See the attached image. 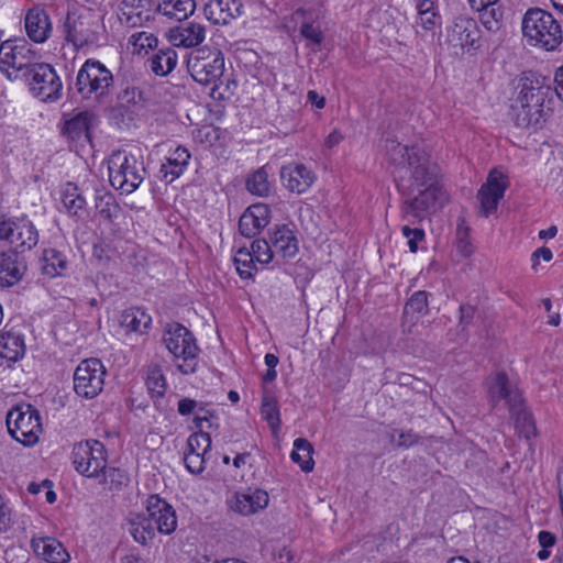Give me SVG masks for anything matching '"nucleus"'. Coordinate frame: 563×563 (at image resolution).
I'll return each instance as SVG.
<instances>
[{
  "instance_id": "obj_52",
  "label": "nucleus",
  "mask_w": 563,
  "mask_h": 563,
  "mask_svg": "<svg viewBox=\"0 0 563 563\" xmlns=\"http://www.w3.org/2000/svg\"><path fill=\"white\" fill-rule=\"evenodd\" d=\"M482 12L481 20L484 26L492 31L498 27V22L501 16V12L495 8L489 7L487 9L479 10Z\"/></svg>"
},
{
  "instance_id": "obj_16",
  "label": "nucleus",
  "mask_w": 563,
  "mask_h": 563,
  "mask_svg": "<svg viewBox=\"0 0 563 563\" xmlns=\"http://www.w3.org/2000/svg\"><path fill=\"white\" fill-rule=\"evenodd\" d=\"M26 268L21 252L13 249L0 252V287L8 288L19 284Z\"/></svg>"
},
{
  "instance_id": "obj_39",
  "label": "nucleus",
  "mask_w": 563,
  "mask_h": 563,
  "mask_svg": "<svg viewBox=\"0 0 563 563\" xmlns=\"http://www.w3.org/2000/svg\"><path fill=\"white\" fill-rule=\"evenodd\" d=\"M62 202L70 216L79 217V212L84 210L86 200L81 196L77 185L67 183L60 191Z\"/></svg>"
},
{
  "instance_id": "obj_61",
  "label": "nucleus",
  "mask_w": 563,
  "mask_h": 563,
  "mask_svg": "<svg viewBox=\"0 0 563 563\" xmlns=\"http://www.w3.org/2000/svg\"><path fill=\"white\" fill-rule=\"evenodd\" d=\"M552 256H553L552 251L549 247L542 246V247L536 250L531 255L532 268L533 269L537 268V266L539 265L540 257L543 261L549 262L552 260Z\"/></svg>"
},
{
  "instance_id": "obj_17",
  "label": "nucleus",
  "mask_w": 563,
  "mask_h": 563,
  "mask_svg": "<svg viewBox=\"0 0 563 563\" xmlns=\"http://www.w3.org/2000/svg\"><path fill=\"white\" fill-rule=\"evenodd\" d=\"M503 179L504 175L501 173L493 170L478 191L477 196L485 217H488L497 209L499 200L504 197L507 184Z\"/></svg>"
},
{
  "instance_id": "obj_32",
  "label": "nucleus",
  "mask_w": 563,
  "mask_h": 563,
  "mask_svg": "<svg viewBox=\"0 0 563 563\" xmlns=\"http://www.w3.org/2000/svg\"><path fill=\"white\" fill-rule=\"evenodd\" d=\"M195 0H162L157 1V13L176 21L186 20L195 12Z\"/></svg>"
},
{
  "instance_id": "obj_60",
  "label": "nucleus",
  "mask_w": 563,
  "mask_h": 563,
  "mask_svg": "<svg viewBox=\"0 0 563 563\" xmlns=\"http://www.w3.org/2000/svg\"><path fill=\"white\" fill-rule=\"evenodd\" d=\"M457 249L463 256H470L473 253L472 244L467 240V231L457 232Z\"/></svg>"
},
{
  "instance_id": "obj_42",
  "label": "nucleus",
  "mask_w": 563,
  "mask_h": 563,
  "mask_svg": "<svg viewBox=\"0 0 563 563\" xmlns=\"http://www.w3.org/2000/svg\"><path fill=\"white\" fill-rule=\"evenodd\" d=\"M246 189L260 197L267 196L269 192L268 175L264 167L255 170L246 180Z\"/></svg>"
},
{
  "instance_id": "obj_33",
  "label": "nucleus",
  "mask_w": 563,
  "mask_h": 563,
  "mask_svg": "<svg viewBox=\"0 0 563 563\" xmlns=\"http://www.w3.org/2000/svg\"><path fill=\"white\" fill-rule=\"evenodd\" d=\"M150 69L157 76H166L177 64V54L172 47L161 48L147 59Z\"/></svg>"
},
{
  "instance_id": "obj_8",
  "label": "nucleus",
  "mask_w": 563,
  "mask_h": 563,
  "mask_svg": "<svg viewBox=\"0 0 563 563\" xmlns=\"http://www.w3.org/2000/svg\"><path fill=\"white\" fill-rule=\"evenodd\" d=\"M112 84L113 75L102 63L87 59L78 70L75 87L81 98L99 100L109 93Z\"/></svg>"
},
{
  "instance_id": "obj_14",
  "label": "nucleus",
  "mask_w": 563,
  "mask_h": 563,
  "mask_svg": "<svg viewBox=\"0 0 563 563\" xmlns=\"http://www.w3.org/2000/svg\"><path fill=\"white\" fill-rule=\"evenodd\" d=\"M489 400L496 406L500 400H506L509 410H514L523 400L520 391L512 388L505 372L490 374L486 379Z\"/></svg>"
},
{
  "instance_id": "obj_30",
  "label": "nucleus",
  "mask_w": 563,
  "mask_h": 563,
  "mask_svg": "<svg viewBox=\"0 0 563 563\" xmlns=\"http://www.w3.org/2000/svg\"><path fill=\"white\" fill-rule=\"evenodd\" d=\"M190 158V153L186 147L178 146L165 164H162L159 174L162 180L166 184L173 183L185 170Z\"/></svg>"
},
{
  "instance_id": "obj_40",
  "label": "nucleus",
  "mask_w": 563,
  "mask_h": 563,
  "mask_svg": "<svg viewBox=\"0 0 563 563\" xmlns=\"http://www.w3.org/2000/svg\"><path fill=\"white\" fill-rule=\"evenodd\" d=\"M509 412L520 434L526 439H530L537 434L532 415L523 408L522 402L518 405L516 409L509 410Z\"/></svg>"
},
{
  "instance_id": "obj_55",
  "label": "nucleus",
  "mask_w": 563,
  "mask_h": 563,
  "mask_svg": "<svg viewBox=\"0 0 563 563\" xmlns=\"http://www.w3.org/2000/svg\"><path fill=\"white\" fill-rule=\"evenodd\" d=\"M15 219L8 218L5 214L0 213V240H5L11 243L14 235Z\"/></svg>"
},
{
  "instance_id": "obj_3",
  "label": "nucleus",
  "mask_w": 563,
  "mask_h": 563,
  "mask_svg": "<svg viewBox=\"0 0 563 563\" xmlns=\"http://www.w3.org/2000/svg\"><path fill=\"white\" fill-rule=\"evenodd\" d=\"M187 69L196 82L212 85L211 96H214L224 73V56L218 48H196L188 55Z\"/></svg>"
},
{
  "instance_id": "obj_58",
  "label": "nucleus",
  "mask_w": 563,
  "mask_h": 563,
  "mask_svg": "<svg viewBox=\"0 0 563 563\" xmlns=\"http://www.w3.org/2000/svg\"><path fill=\"white\" fill-rule=\"evenodd\" d=\"M198 407V401L191 398H183L178 401L177 411L180 416L191 415Z\"/></svg>"
},
{
  "instance_id": "obj_21",
  "label": "nucleus",
  "mask_w": 563,
  "mask_h": 563,
  "mask_svg": "<svg viewBox=\"0 0 563 563\" xmlns=\"http://www.w3.org/2000/svg\"><path fill=\"white\" fill-rule=\"evenodd\" d=\"M451 36L463 48L478 49L481 47V30L474 19L456 18L451 30Z\"/></svg>"
},
{
  "instance_id": "obj_48",
  "label": "nucleus",
  "mask_w": 563,
  "mask_h": 563,
  "mask_svg": "<svg viewBox=\"0 0 563 563\" xmlns=\"http://www.w3.org/2000/svg\"><path fill=\"white\" fill-rule=\"evenodd\" d=\"M188 451L199 452V449L202 448V452L207 453L211 449V437L209 433L203 432L199 429V432H196L189 435L187 440Z\"/></svg>"
},
{
  "instance_id": "obj_23",
  "label": "nucleus",
  "mask_w": 563,
  "mask_h": 563,
  "mask_svg": "<svg viewBox=\"0 0 563 563\" xmlns=\"http://www.w3.org/2000/svg\"><path fill=\"white\" fill-rule=\"evenodd\" d=\"M269 242L273 252L283 258H294L298 253V241L294 232L286 225H276L269 232Z\"/></svg>"
},
{
  "instance_id": "obj_54",
  "label": "nucleus",
  "mask_w": 563,
  "mask_h": 563,
  "mask_svg": "<svg viewBox=\"0 0 563 563\" xmlns=\"http://www.w3.org/2000/svg\"><path fill=\"white\" fill-rule=\"evenodd\" d=\"M132 43L139 48H154L157 46L158 40L152 33L139 32L131 36Z\"/></svg>"
},
{
  "instance_id": "obj_31",
  "label": "nucleus",
  "mask_w": 563,
  "mask_h": 563,
  "mask_svg": "<svg viewBox=\"0 0 563 563\" xmlns=\"http://www.w3.org/2000/svg\"><path fill=\"white\" fill-rule=\"evenodd\" d=\"M25 346L20 335L5 333L0 336V365L10 366L24 355Z\"/></svg>"
},
{
  "instance_id": "obj_50",
  "label": "nucleus",
  "mask_w": 563,
  "mask_h": 563,
  "mask_svg": "<svg viewBox=\"0 0 563 563\" xmlns=\"http://www.w3.org/2000/svg\"><path fill=\"white\" fill-rule=\"evenodd\" d=\"M154 0H123L121 8V20L125 21V18L130 15H136V12L144 8L153 7Z\"/></svg>"
},
{
  "instance_id": "obj_29",
  "label": "nucleus",
  "mask_w": 563,
  "mask_h": 563,
  "mask_svg": "<svg viewBox=\"0 0 563 563\" xmlns=\"http://www.w3.org/2000/svg\"><path fill=\"white\" fill-rule=\"evenodd\" d=\"M38 242V233L32 221L25 217L15 219L14 235L11 244L15 245L16 251L23 253L33 249Z\"/></svg>"
},
{
  "instance_id": "obj_11",
  "label": "nucleus",
  "mask_w": 563,
  "mask_h": 563,
  "mask_svg": "<svg viewBox=\"0 0 563 563\" xmlns=\"http://www.w3.org/2000/svg\"><path fill=\"white\" fill-rule=\"evenodd\" d=\"M71 457L75 468L87 477L97 476L106 468V450L98 440H87L75 444Z\"/></svg>"
},
{
  "instance_id": "obj_41",
  "label": "nucleus",
  "mask_w": 563,
  "mask_h": 563,
  "mask_svg": "<svg viewBox=\"0 0 563 563\" xmlns=\"http://www.w3.org/2000/svg\"><path fill=\"white\" fill-rule=\"evenodd\" d=\"M261 413L273 431L279 429L280 418L277 400L274 397L268 396L266 393H264L262 398Z\"/></svg>"
},
{
  "instance_id": "obj_7",
  "label": "nucleus",
  "mask_w": 563,
  "mask_h": 563,
  "mask_svg": "<svg viewBox=\"0 0 563 563\" xmlns=\"http://www.w3.org/2000/svg\"><path fill=\"white\" fill-rule=\"evenodd\" d=\"M8 431L18 442L33 446L42 432L40 412L30 404L13 407L7 415Z\"/></svg>"
},
{
  "instance_id": "obj_37",
  "label": "nucleus",
  "mask_w": 563,
  "mask_h": 563,
  "mask_svg": "<svg viewBox=\"0 0 563 563\" xmlns=\"http://www.w3.org/2000/svg\"><path fill=\"white\" fill-rule=\"evenodd\" d=\"M313 446L303 438H298L294 441V450L290 454L292 462L300 465L301 470L306 473L313 470Z\"/></svg>"
},
{
  "instance_id": "obj_46",
  "label": "nucleus",
  "mask_w": 563,
  "mask_h": 563,
  "mask_svg": "<svg viewBox=\"0 0 563 563\" xmlns=\"http://www.w3.org/2000/svg\"><path fill=\"white\" fill-rule=\"evenodd\" d=\"M250 254L253 260H256L261 264L271 263L274 256L271 242L264 239L253 241Z\"/></svg>"
},
{
  "instance_id": "obj_1",
  "label": "nucleus",
  "mask_w": 563,
  "mask_h": 563,
  "mask_svg": "<svg viewBox=\"0 0 563 563\" xmlns=\"http://www.w3.org/2000/svg\"><path fill=\"white\" fill-rule=\"evenodd\" d=\"M386 152L395 165L393 172L398 192L402 197L400 218L408 224L401 228V233L408 239L410 252L418 251V242L424 239V231L410 228L419 224L437 210L442 197L439 184V166L431 162L430 155L423 150L408 147L394 140L386 141Z\"/></svg>"
},
{
  "instance_id": "obj_36",
  "label": "nucleus",
  "mask_w": 563,
  "mask_h": 563,
  "mask_svg": "<svg viewBox=\"0 0 563 563\" xmlns=\"http://www.w3.org/2000/svg\"><path fill=\"white\" fill-rule=\"evenodd\" d=\"M42 272L48 277L62 275L67 269L66 256L56 249H46L43 252Z\"/></svg>"
},
{
  "instance_id": "obj_53",
  "label": "nucleus",
  "mask_w": 563,
  "mask_h": 563,
  "mask_svg": "<svg viewBox=\"0 0 563 563\" xmlns=\"http://www.w3.org/2000/svg\"><path fill=\"white\" fill-rule=\"evenodd\" d=\"M300 34L316 45H320L324 38L320 27L308 22L301 24Z\"/></svg>"
},
{
  "instance_id": "obj_24",
  "label": "nucleus",
  "mask_w": 563,
  "mask_h": 563,
  "mask_svg": "<svg viewBox=\"0 0 563 563\" xmlns=\"http://www.w3.org/2000/svg\"><path fill=\"white\" fill-rule=\"evenodd\" d=\"M25 30L33 42H45L52 30L47 12L38 7L30 9L25 15Z\"/></svg>"
},
{
  "instance_id": "obj_63",
  "label": "nucleus",
  "mask_w": 563,
  "mask_h": 563,
  "mask_svg": "<svg viewBox=\"0 0 563 563\" xmlns=\"http://www.w3.org/2000/svg\"><path fill=\"white\" fill-rule=\"evenodd\" d=\"M11 522L10 509L5 505L4 500L0 496V531L5 530Z\"/></svg>"
},
{
  "instance_id": "obj_10",
  "label": "nucleus",
  "mask_w": 563,
  "mask_h": 563,
  "mask_svg": "<svg viewBox=\"0 0 563 563\" xmlns=\"http://www.w3.org/2000/svg\"><path fill=\"white\" fill-rule=\"evenodd\" d=\"M104 375L106 368L100 360H84L74 373V390L78 396L91 399L102 391Z\"/></svg>"
},
{
  "instance_id": "obj_2",
  "label": "nucleus",
  "mask_w": 563,
  "mask_h": 563,
  "mask_svg": "<svg viewBox=\"0 0 563 563\" xmlns=\"http://www.w3.org/2000/svg\"><path fill=\"white\" fill-rule=\"evenodd\" d=\"M545 80V77L533 71L521 74L518 82L519 95L510 106V117L517 126L537 129L551 115L550 101L545 104L550 92V86Z\"/></svg>"
},
{
  "instance_id": "obj_56",
  "label": "nucleus",
  "mask_w": 563,
  "mask_h": 563,
  "mask_svg": "<svg viewBox=\"0 0 563 563\" xmlns=\"http://www.w3.org/2000/svg\"><path fill=\"white\" fill-rule=\"evenodd\" d=\"M118 98L126 103H137L143 99V92L136 86H128L119 93Z\"/></svg>"
},
{
  "instance_id": "obj_6",
  "label": "nucleus",
  "mask_w": 563,
  "mask_h": 563,
  "mask_svg": "<svg viewBox=\"0 0 563 563\" xmlns=\"http://www.w3.org/2000/svg\"><path fill=\"white\" fill-rule=\"evenodd\" d=\"M163 342L175 357H183V363L177 365L183 374L196 372L199 347L194 334L186 327L180 323L169 324L164 332Z\"/></svg>"
},
{
  "instance_id": "obj_38",
  "label": "nucleus",
  "mask_w": 563,
  "mask_h": 563,
  "mask_svg": "<svg viewBox=\"0 0 563 563\" xmlns=\"http://www.w3.org/2000/svg\"><path fill=\"white\" fill-rule=\"evenodd\" d=\"M416 9L418 12V21L416 26H421L424 31H432L440 24V15L435 12L433 0H416Z\"/></svg>"
},
{
  "instance_id": "obj_9",
  "label": "nucleus",
  "mask_w": 563,
  "mask_h": 563,
  "mask_svg": "<svg viewBox=\"0 0 563 563\" xmlns=\"http://www.w3.org/2000/svg\"><path fill=\"white\" fill-rule=\"evenodd\" d=\"M36 54L23 42L12 44L7 41L0 46V70L5 74L10 80L23 81L34 68Z\"/></svg>"
},
{
  "instance_id": "obj_47",
  "label": "nucleus",
  "mask_w": 563,
  "mask_h": 563,
  "mask_svg": "<svg viewBox=\"0 0 563 563\" xmlns=\"http://www.w3.org/2000/svg\"><path fill=\"white\" fill-rule=\"evenodd\" d=\"M103 472V484L108 486L109 490H119L129 481L125 473L119 468H108Z\"/></svg>"
},
{
  "instance_id": "obj_26",
  "label": "nucleus",
  "mask_w": 563,
  "mask_h": 563,
  "mask_svg": "<svg viewBox=\"0 0 563 563\" xmlns=\"http://www.w3.org/2000/svg\"><path fill=\"white\" fill-rule=\"evenodd\" d=\"M429 312L428 292L418 290L407 300L402 312L404 332L412 333L413 327L417 324L421 316Z\"/></svg>"
},
{
  "instance_id": "obj_57",
  "label": "nucleus",
  "mask_w": 563,
  "mask_h": 563,
  "mask_svg": "<svg viewBox=\"0 0 563 563\" xmlns=\"http://www.w3.org/2000/svg\"><path fill=\"white\" fill-rule=\"evenodd\" d=\"M197 410L199 412H205V415L203 416H200V415H196L195 416L194 423H195L196 428L197 429H202V422L203 421L209 423V426H208L209 428H212L213 423H212L211 420L216 417L214 412L206 409V404H203V402H198Z\"/></svg>"
},
{
  "instance_id": "obj_28",
  "label": "nucleus",
  "mask_w": 563,
  "mask_h": 563,
  "mask_svg": "<svg viewBox=\"0 0 563 563\" xmlns=\"http://www.w3.org/2000/svg\"><path fill=\"white\" fill-rule=\"evenodd\" d=\"M32 548L36 555L49 563H67L70 559L64 545L54 538L33 539Z\"/></svg>"
},
{
  "instance_id": "obj_34",
  "label": "nucleus",
  "mask_w": 563,
  "mask_h": 563,
  "mask_svg": "<svg viewBox=\"0 0 563 563\" xmlns=\"http://www.w3.org/2000/svg\"><path fill=\"white\" fill-rule=\"evenodd\" d=\"M129 532L142 545H146L155 538V528L145 515H136L129 520Z\"/></svg>"
},
{
  "instance_id": "obj_5",
  "label": "nucleus",
  "mask_w": 563,
  "mask_h": 563,
  "mask_svg": "<svg viewBox=\"0 0 563 563\" xmlns=\"http://www.w3.org/2000/svg\"><path fill=\"white\" fill-rule=\"evenodd\" d=\"M108 170L110 184L125 194L139 188L146 172L141 159L124 151L112 153L108 161Z\"/></svg>"
},
{
  "instance_id": "obj_12",
  "label": "nucleus",
  "mask_w": 563,
  "mask_h": 563,
  "mask_svg": "<svg viewBox=\"0 0 563 563\" xmlns=\"http://www.w3.org/2000/svg\"><path fill=\"white\" fill-rule=\"evenodd\" d=\"M23 82L42 101H54L60 97L63 85L55 69L49 64L41 63L35 65Z\"/></svg>"
},
{
  "instance_id": "obj_22",
  "label": "nucleus",
  "mask_w": 563,
  "mask_h": 563,
  "mask_svg": "<svg viewBox=\"0 0 563 563\" xmlns=\"http://www.w3.org/2000/svg\"><path fill=\"white\" fill-rule=\"evenodd\" d=\"M268 494L264 489H249L246 493H236L231 508L243 516H250L267 507Z\"/></svg>"
},
{
  "instance_id": "obj_4",
  "label": "nucleus",
  "mask_w": 563,
  "mask_h": 563,
  "mask_svg": "<svg viewBox=\"0 0 563 563\" xmlns=\"http://www.w3.org/2000/svg\"><path fill=\"white\" fill-rule=\"evenodd\" d=\"M522 33L530 41L540 44L547 51H553L562 42V31L551 13L533 8L522 19Z\"/></svg>"
},
{
  "instance_id": "obj_59",
  "label": "nucleus",
  "mask_w": 563,
  "mask_h": 563,
  "mask_svg": "<svg viewBox=\"0 0 563 563\" xmlns=\"http://www.w3.org/2000/svg\"><path fill=\"white\" fill-rule=\"evenodd\" d=\"M419 440H420V437L417 433H415L412 430L401 431L399 433L398 445L409 448V446L417 444L419 442Z\"/></svg>"
},
{
  "instance_id": "obj_44",
  "label": "nucleus",
  "mask_w": 563,
  "mask_h": 563,
  "mask_svg": "<svg viewBox=\"0 0 563 563\" xmlns=\"http://www.w3.org/2000/svg\"><path fill=\"white\" fill-rule=\"evenodd\" d=\"M96 209L104 220L111 222L113 218L117 217L120 207L115 202L113 196L109 192H104L102 195H96Z\"/></svg>"
},
{
  "instance_id": "obj_49",
  "label": "nucleus",
  "mask_w": 563,
  "mask_h": 563,
  "mask_svg": "<svg viewBox=\"0 0 563 563\" xmlns=\"http://www.w3.org/2000/svg\"><path fill=\"white\" fill-rule=\"evenodd\" d=\"M205 454L203 452L187 451L184 456V462L187 470L192 474H200L205 470Z\"/></svg>"
},
{
  "instance_id": "obj_18",
  "label": "nucleus",
  "mask_w": 563,
  "mask_h": 563,
  "mask_svg": "<svg viewBox=\"0 0 563 563\" xmlns=\"http://www.w3.org/2000/svg\"><path fill=\"white\" fill-rule=\"evenodd\" d=\"M280 179L285 188L300 195L312 186L316 175L303 164H289L282 167Z\"/></svg>"
},
{
  "instance_id": "obj_20",
  "label": "nucleus",
  "mask_w": 563,
  "mask_h": 563,
  "mask_svg": "<svg viewBox=\"0 0 563 563\" xmlns=\"http://www.w3.org/2000/svg\"><path fill=\"white\" fill-rule=\"evenodd\" d=\"M243 4L240 0H210L203 8L205 16L213 24H228L241 15Z\"/></svg>"
},
{
  "instance_id": "obj_62",
  "label": "nucleus",
  "mask_w": 563,
  "mask_h": 563,
  "mask_svg": "<svg viewBox=\"0 0 563 563\" xmlns=\"http://www.w3.org/2000/svg\"><path fill=\"white\" fill-rule=\"evenodd\" d=\"M476 309L472 305H461L460 307V322L464 325H468L475 316Z\"/></svg>"
},
{
  "instance_id": "obj_51",
  "label": "nucleus",
  "mask_w": 563,
  "mask_h": 563,
  "mask_svg": "<svg viewBox=\"0 0 563 563\" xmlns=\"http://www.w3.org/2000/svg\"><path fill=\"white\" fill-rule=\"evenodd\" d=\"M157 1H153V7L141 9L136 12V15H130L125 18V23L129 26L135 27L142 25L144 22L150 21L153 18V13H156Z\"/></svg>"
},
{
  "instance_id": "obj_15",
  "label": "nucleus",
  "mask_w": 563,
  "mask_h": 563,
  "mask_svg": "<svg viewBox=\"0 0 563 563\" xmlns=\"http://www.w3.org/2000/svg\"><path fill=\"white\" fill-rule=\"evenodd\" d=\"M146 511L155 530L164 534L175 531L177 527L176 512L173 506L158 495H151L147 498Z\"/></svg>"
},
{
  "instance_id": "obj_19",
  "label": "nucleus",
  "mask_w": 563,
  "mask_h": 563,
  "mask_svg": "<svg viewBox=\"0 0 563 563\" xmlns=\"http://www.w3.org/2000/svg\"><path fill=\"white\" fill-rule=\"evenodd\" d=\"M271 221V209L265 203L250 206L241 216L239 231L245 238L256 235Z\"/></svg>"
},
{
  "instance_id": "obj_35",
  "label": "nucleus",
  "mask_w": 563,
  "mask_h": 563,
  "mask_svg": "<svg viewBox=\"0 0 563 563\" xmlns=\"http://www.w3.org/2000/svg\"><path fill=\"white\" fill-rule=\"evenodd\" d=\"M152 322V318L140 308H129L124 310L120 318V324L129 331L139 333L145 332Z\"/></svg>"
},
{
  "instance_id": "obj_64",
  "label": "nucleus",
  "mask_w": 563,
  "mask_h": 563,
  "mask_svg": "<svg viewBox=\"0 0 563 563\" xmlns=\"http://www.w3.org/2000/svg\"><path fill=\"white\" fill-rule=\"evenodd\" d=\"M538 541L542 548L549 549L555 544L556 537L554 533H552L550 531L542 530L538 534Z\"/></svg>"
},
{
  "instance_id": "obj_45",
  "label": "nucleus",
  "mask_w": 563,
  "mask_h": 563,
  "mask_svg": "<svg viewBox=\"0 0 563 563\" xmlns=\"http://www.w3.org/2000/svg\"><path fill=\"white\" fill-rule=\"evenodd\" d=\"M234 264L241 278H251L256 269L254 260L246 249H240L234 256Z\"/></svg>"
},
{
  "instance_id": "obj_27",
  "label": "nucleus",
  "mask_w": 563,
  "mask_h": 563,
  "mask_svg": "<svg viewBox=\"0 0 563 563\" xmlns=\"http://www.w3.org/2000/svg\"><path fill=\"white\" fill-rule=\"evenodd\" d=\"M93 114L89 111H81L69 120H66L62 134L71 142H90V124Z\"/></svg>"
},
{
  "instance_id": "obj_13",
  "label": "nucleus",
  "mask_w": 563,
  "mask_h": 563,
  "mask_svg": "<svg viewBox=\"0 0 563 563\" xmlns=\"http://www.w3.org/2000/svg\"><path fill=\"white\" fill-rule=\"evenodd\" d=\"M98 20L92 14L68 12L64 21V32L67 42L76 48L93 44L98 40Z\"/></svg>"
},
{
  "instance_id": "obj_43",
  "label": "nucleus",
  "mask_w": 563,
  "mask_h": 563,
  "mask_svg": "<svg viewBox=\"0 0 563 563\" xmlns=\"http://www.w3.org/2000/svg\"><path fill=\"white\" fill-rule=\"evenodd\" d=\"M146 386L152 397L161 398L165 395L166 380L163 371L157 365L148 368Z\"/></svg>"
},
{
  "instance_id": "obj_25",
  "label": "nucleus",
  "mask_w": 563,
  "mask_h": 563,
  "mask_svg": "<svg viewBox=\"0 0 563 563\" xmlns=\"http://www.w3.org/2000/svg\"><path fill=\"white\" fill-rule=\"evenodd\" d=\"M205 37V26L196 22H187L169 30V41L174 46H198Z\"/></svg>"
}]
</instances>
